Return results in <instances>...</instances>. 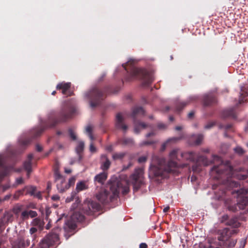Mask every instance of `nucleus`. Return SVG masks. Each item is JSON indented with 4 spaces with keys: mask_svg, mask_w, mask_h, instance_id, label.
Listing matches in <instances>:
<instances>
[{
    "mask_svg": "<svg viewBox=\"0 0 248 248\" xmlns=\"http://www.w3.org/2000/svg\"><path fill=\"white\" fill-rule=\"evenodd\" d=\"M33 155L32 154H30L28 155V161H30L31 162V160H32V159L33 158Z\"/></svg>",
    "mask_w": 248,
    "mask_h": 248,
    "instance_id": "obj_58",
    "label": "nucleus"
},
{
    "mask_svg": "<svg viewBox=\"0 0 248 248\" xmlns=\"http://www.w3.org/2000/svg\"><path fill=\"white\" fill-rule=\"evenodd\" d=\"M125 155V153L123 152L115 153L112 155V158L114 160L122 159Z\"/></svg>",
    "mask_w": 248,
    "mask_h": 248,
    "instance_id": "obj_33",
    "label": "nucleus"
},
{
    "mask_svg": "<svg viewBox=\"0 0 248 248\" xmlns=\"http://www.w3.org/2000/svg\"><path fill=\"white\" fill-rule=\"evenodd\" d=\"M23 206L21 205H16L13 209V212L16 216H19L21 213L22 217H36L37 214L36 211L32 210H25L22 211Z\"/></svg>",
    "mask_w": 248,
    "mask_h": 248,
    "instance_id": "obj_11",
    "label": "nucleus"
},
{
    "mask_svg": "<svg viewBox=\"0 0 248 248\" xmlns=\"http://www.w3.org/2000/svg\"><path fill=\"white\" fill-rule=\"evenodd\" d=\"M129 187L125 186L124 187V190H123L122 192L123 194H126L129 192Z\"/></svg>",
    "mask_w": 248,
    "mask_h": 248,
    "instance_id": "obj_50",
    "label": "nucleus"
},
{
    "mask_svg": "<svg viewBox=\"0 0 248 248\" xmlns=\"http://www.w3.org/2000/svg\"><path fill=\"white\" fill-rule=\"evenodd\" d=\"M143 170L142 168H137L134 172L130 175V179L133 186L134 191H138L143 185Z\"/></svg>",
    "mask_w": 248,
    "mask_h": 248,
    "instance_id": "obj_9",
    "label": "nucleus"
},
{
    "mask_svg": "<svg viewBox=\"0 0 248 248\" xmlns=\"http://www.w3.org/2000/svg\"><path fill=\"white\" fill-rule=\"evenodd\" d=\"M145 111L142 107H136L133 108L131 114V117L133 119L134 124V132L136 134L140 133L141 129H144L148 126V125L143 122L136 120L137 116L139 115H144Z\"/></svg>",
    "mask_w": 248,
    "mask_h": 248,
    "instance_id": "obj_7",
    "label": "nucleus"
},
{
    "mask_svg": "<svg viewBox=\"0 0 248 248\" xmlns=\"http://www.w3.org/2000/svg\"><path fill=\"white\" fill-rule=\"evenodd\" d=\"M106 150L108 151L111 152L113 150L112 146L110 145L106 147Z\"/></svg>",
    "mask_w": 248,
    "mask_h": 248,
    "instance_id": "obj_56",
    "label": "nucleus"
},
{
    "mask_svg": "<svg viewBox=\"0 0 248 248\" xmlns=\"http://www.w3.org/2000/svg\"><path fill=\"white\" fill-rule=\"evenodd\" d=\"M194 115V112L193 111H191L188 114V118L189 119H192Z\"/></svg>",
    "mask_w": 248,
    "mask_h": 248,
    "instance_id": "obj_53",
    "label": "nucleus"
},
{
    "mask_svg": "<svg viewBox=\"0 0 248 248\" xmlns=\"http://www.w3.org/2000/svg\"><path fill=\"white\" fill-rule=\"evenodd\" d=\"M16 183L17 185H20L24 183V180L22 177H19L16 179Z\"/></svg>",
    "mask_w": 248,
    "mask_h": 248,
    "instance_id": "obj_47",
    "label": "nucleus"
},
{
    "mask_svg": "<svg viewBox=\"0 0 248 248\" xmlns=\"http://www.w3.org/2000/svg\"><path fill=\"white\" fill-rule=\"evenodd\" d=\"M221 115L223 118H231L233 119H235L237 117L234 108L224 110Z\"/></svg>",
    "mask_w": 248,
    "mask_h": 248,
    "instance_id": "obj_22",
    "label": "nucleus"
},
{
    "mask_svg": "<svg viewBox=\"0 0 248 248\" xmlns=\"http://www.w3.org/2000/svg\"><path fill=\"white\" fill-rule=\"evenodd\" d=\"M221 222L227 226H229L232 228H236L240 226V223L238 221L237 218H223Z\"/></svg>",
    "mask_w": 248,
    "mask_h": 248,
    "instance_id": "obj_17",
    "label": "nucleus"
},
{
    "mask_svg": "<svg viewBox=\"0 0 248 248\" xmlns=\"http://www.w3.org/2000/svg\"><path fill=\"white\" fill-rule=\"evenodd\" d=\"M202 151H203V152H205V153H209V149H208V148H207V149H203V150H202Z\"/></svg>",
    "mask_w": 248,
    "mask_h": 248,
    "instance_id": "obj_64",
    "label": "nucleus"
},
{
    "mask_svg": "<svg viewBox=\"0 0 248 248\" xmlns=\"http://www.w3.org/2000/svg\"><path fill=\"white\" fill-rule=\"evenodd\" d=\"M86 132L88 135L92 134V127L91 125H88L86 128Z\"/></svg>",
    "mask_w": 248,
    "mask_h": 248,
    "instance_id": "obj_46",
    "label": "nucleus"
},
{
    "mask_svg": "<svg viewBox=\"0 0 248 248\" xmlns=\"http://www.w3.org/2000/svg\"><path fill=\"white\" fill-rule=\"evenodd\" d=\"M24 189L18 190L16 192V194L14 196V198L16 200L17 199L20 194H22L24 193Z\"/></svg>",
    "mask_w": 248,
    "mask_h": 248,
    "instance_id": "obj_40",
    "label": "nucleus"
},
{
    "mask_svg": "<svg viewBox=\"0 0 248 248\" xmlns=\"http://www.w3.org/2000/svg\"><path fill=\"white\" fill-rule=\"evenodd\" d=\"M88 188V186L86 185L84 181H80L78 182L76 185V191L79 192L81 191L86 190Z\"/></svg>",
    "mask_w": 248,
    "mask_h": 248,
    "instance_id": "obj_29",
    "label": "nucleus"
},
{
    "mask_svg": "<svg viewBox=\"0 0 248 248\" xmlns=\"http://www.w3.org/2000/svg\"><path fill=\"white\" fill-rule=\"evenodd\" d=\"M88 135L89 138L90 139V140H92V141L94 140V138L93 136V134H90Z\"/></svg>",
    "mask_w": 248,
    "mask_h": 248,
    "instance_id": "obj_59",
    "label": "nucleus"
},
{
    "mask_svg": "<svg viewBox=\"0 0 248 248\" xmlns=\"http://www.w3.org/2000/svg\"><path fill=\"white\" fill-rule=\"evenodd\" d=\"M119 142L124 145H132L134 144V140L131 138H124L119 140Z\"/></svg>",
    "mask_w": 248,
    "mask_h": 248,
    "instance_id": "obj_30",
    "label": "nucleus"
},
{
    "mask_svg": "<svg viewBox=\"0 0 248 248\" xmlns=\"http://www.w3.org/2000/svg\"><path fill=\"white\" fill-rule=\"evenodd\" d=\"M84 148V143L83 141L78 142V146L76 147V152L78 156V161L80 162L82 159V156L81 153H82Z\"/></svg>",
    "mask_w": 248,
    "mask_h": 248,
    "instance_id": "obj_26",
    "label": "nucleus"
},
{
    "mask_svg": "<svg viewBox=\"0 0 248 248\" xmlns=\"http://www.w3.org/2000/svg\"><path fill=\"white\" fill-rule=\"evenodd\" d=\"M7 156L0 155V182L6 176L9 171V168L5 165L7 162Z\"/></svg>",
    "mask_w": 248,
    "mask_h": 248,
    "instance_id": "obj_12",
    "label": "nucleus"
},
{
    "mask_svg": "<svg viewBox=\"0 0 248 248\" xmlns=\"http://www.w3.org/2000/svg\"><path fill=\"white\" fill-rule=\"evenodd\" d=\"M71 86L70 83H61L57 85V90H62L63 94H66Z\"/></svg>",
    "mask_w": 248,
    "mask_h": 248,
    "instance_id": "obj_25",
    "label": "nucleus"
},
{
    "mask_svg": "<svg viewBox=\"0 0 248 248\" xmlns=\"http://www.w3.org/2000/svg\"><path fill=\"white\" fill-rule=\"evenodd\" d=\"M234 152L240 155H244L245 153L244 150L240 146H237L233 149Z\"/></svg>",
    "mask_w": 248,
    "mask_h": 248,
    "instance_id": "obj_35",
    "label": "nucleus"
},
{
    "mask_svg": "<svg viewBox=\"0 0 248 248\" xmlns=\"http://www.w3.org/2000/svg\"><path fill=\"white\" fill-rule=\"evenodd\" d=\"M182 129V127L181 126H177L175 127V130L177 131L181 130Z\"/></svg>",
    "mask_w": 248,
    "mask_h": 248,
    "instance_id": "obj_63",
    "label": "nucleus"
},
{
    "mask_svg": "<svg viewBox=\"0 0 248 248\" xmlns=\"http://www.w3.org/2000/svg\"><path fill=\"white\" fill-rule=\"evenodd\" d=\"M111 162L106 155H102L101 156V166L100 168L106 172L109 168Z\"/></svg>",
    "mask_w": 248,
    "mask_h": 248,
    "instance_id": "obj_19",
    "label": "nucleus"
},
{
    "mask_svg": "<svg viewBox=\"0 0 248 248\" xmlns=\"http://www.w3.org/2000/svg\"><path fill=\"white\" fill-rule=\"evenodd\" d=\"M50 213H51V211H50V208H46V217H48L49 216H50Z\"/></svg>",
    "mask_w": 248,
    "mask_h": 248,
    "instance_id": "obj_54",
    "label": "nucleus"
},
{
    "mask_svg": "<svg viewBox=\"0 0 248 248\" xmlns=\"http://www.w3.org/2000/svg\"><path fill=\"white\" fill-rule=\"evenodd\" d=\"M90 151L91 153H95L96 151V148L94 146L93 143L92 141L91 142L90 144Z\"/></svg>",
    "mask_w": 248,
    "mask_h": 248,
    "instance_id": "obj_41",
    "label": "nucleus"
},
{
    "mask_svg": "<svg viewBox=\"0 0 248 248\" xmlns=\"http://www.w3.org/2000/svg\"><path fill=\"white\" fill-rule=\"evenodd\" d=\"M232 127V125L231 124H228L224 126L223 125L220 124L219 125V128H224L226 130H229Z\"/></svg>",
    "mask_w": 248,
    "mask_h": 248,
    "instance_id": "obj_44",
    "label": "nucleus"
},
{
    "mask_svg": "<svg viewBox=\"0 0 248 248\" xmlns=\"http://www.w3.org/2000/svg\"><path fill=\"white\" fill-rule=\"evenodd\" d=\"M76 219L78 218H69L65 221L63 226V229L65 232H72L77 228V224Z\"/></svg>",
    "mask_w": 248,
    "mask_h": 248,
    "instance_id": "obj_15",
    "label": "nucleus"
},
{
    "mask_svg": "<svg viewBox=\"0 0 248 248\" xmlns=\"http://www.w3.org/2000/svg\"><path fill=\"white\" fill-rule=\"evenodd\" d=\"M33 196L39 199H42V198L41 193L39 191L36 192L35 194V195H34Z\"/></svg>",
    "mask_w": 248,
    "mask_h": 248,
    "instance_id": "obj_49",
    "label": "nucleus"
},
{
    "mask_svg": "<svg viewBox=\"0 0 248 248\" xmlns=\"http://www.w3.org/2000/svg\"><path fill=\"white\" fill-rule=\"evenodd\" d=\"M203 102L204 106H208L216 104L217 99L214 94L209 93L204 96Z\"/></svg>",
    "mask_w": 248,
    "mask_h": 248,
    "instance_id": "obj_20",
    "label": "nucleus"
},
{
    "mask_svg": "<svg viewBox=\"0 0 248 248\" xmlns=\"http://www.w3.org/2000/svg\"><path fill=\"white\" fill-rule=\"evenodd\" d=\"M123 67L124 69L127 71L126 67V64H123ZM134 79H140L142 80V83L144 86H148L151 84L154 81V78L152 74L147 70L138 68L136 67H132L129 71V74L127 77V80L130 81Z\"/></svg>",
    "mask_w": 248,
    "mask_h": 248,
    "instance_id": "obj_5",
    "label": "nucleus"
},
{
    "mask_svg": "<svg viewBox=\"0 0 248 248\" xmlns=\"http://www.w3.org/2000/svg\"><path fill=\"white\" fill-rule=\"evenodd\" d=\"M170 209V207L169 206H167L166 207H165L163 209V212H167L169 211V210Z\"/></svg>",
    "mask_w": 248,
    "mask_h": 248,
    "instance_id": "obj_62",
    "label": "nucleus"
},
{
    "mask_svg": "<svg viewBox=\"0 0 248 248\" xmlns=\"http://www.w3.org/2000/svg\"><path fill=\"white\" fill-rule=\"evenodd\" d=\"M119 187L118 183H114L110 185L109 190L101 188L96 193V198L102 204H107L117 200L119 194Z\"/></svg>",
    "mask_w": 248,
    "mask_h": 248,
    "instance_id": "obj_4",
    "label": "nucleus"
},
{
    "mask_svg": "<svg viewBox=\"0 0 248 248\" xmlns=\"http://www.w3.org/2000/svg\"><path fill=\"white\" fill-rule=\"evenodd\" d=\"M215 125L214 122H210L208 124L205 125L204 128L205 129H210L212 128Z\"/></svg>",
    "mask_w": 248,
    "mask_h": 248,
    "instance_id": "obj_45",
    "label": "nucleus"
},
{
    "mask_svg": "<svg viewBox=\"0 0 248 248\" xmlns=\"http://www.w3.org/2000/svg\"><path fill=\"white\" fill-rule=\"evenodd\" d=\"M36 150L38 152H41L43 150L42 147L39 144L36 145Z\"/></svg>",
    "mask_w": 248,
    "mask_h": 248,
    "instance_id": "obj_51",
    "label": "nucleus"
},
{
    "mask_svg": "<svg viewBox=\"0 0 248 248\" xmlns=\"http://www.w3.org/2000/svg\"><path fill=\"white\" fill-rule=\"evenodd\" d=\"M54 178L59 192L62 193L68 189V186H66L67 182L65 178L60 174L58 168L54 170Z\"/></svg>",
    "mask_w": 248,
    "mask_h": 248,
    "instance_id": "obj_10",
    "label": "nucleus"
},
{
    "mask_svg": "<svg viewBox=\"0 0 248 248\" xmlns=\"http://www.w3.org/2000/svg\"><path fill=\"white\" fill-rule=\"evenodd\" d=\"M174 140V139H169L166 142L164 143L162 145V146H161V150L162 151H163L165 150L166 148V146H167V144L170 141V140Z\"/></svg>",
    "mask_w": 248,
    "mask_h": 248,
    "instance_id": "obj_43",
    "label": "nucleus"
},
{
    "mask_svg": "<svg viewBox=\"0 0 248 248\" xmlns=\"http://www.w3.org/2000/svg\"><path fill=\"white\" fill-rule=\"evenodd\" d=\"M147 157L146 156H142L138 158V162L140 163L145 162L147 161Z\"/></svg>",
    "mask_w": 248,
    "mask_h": 248,
    "instance_id": "obj_42",
    "label": "nucleus"
},
{
    "mask_svg": "<svg viewBox=\"0 0 248 248\" xmlns=\"http://www.w3.org/2000/svg\"><path fill=\"white\" fill-rule=\"evenodd\" d=\"M177 153V150H172L170 154V158L168 162L164 158L154 156L149 168V176L165 178L169 173H176L179 167L175 161Z\"/></svg>",
    "mask_w": 248,
    "mask_h": 248,
    "instance_id": "obj_3",
    "label": "nucleus"
},
{
    "mask_svg": "<svg viewBox=\"0 0 248 248\" xmlns=\"http://www.w3.org/2000/svg\"><path fill=\"white\" fill-rule=\"evenodd\" d=\"M59 235L56 232L48 234L40 243L38 248H49L60 244Z\"/></svg>",
    "mask_w": 248,
    "mask_h": 248,
    "instance_id": "obj_8",
    "label": "nucleus"
},
{
    "mask_svg": "<svg viewBox=\"0 0 248 248\" xmlns=\"http://www.w3.org/2000/svg\"><path fill=\"white\" fill-rule=\"evenodd\" d=\"M45 222H47L45 228L49 229L51 227V221L49 218H34L32 223L34 226H38L39 229L42 230Z\"/></svg>",
    "mask_w": 248,
    "mask_h": 248,
    "instance_id": "obj_14",
    "label": "nucleus"
},
{
    "mask_svg": "<svg viewBox=\"0 0 248 248\" xmlns=\"http://www.w3.org/2000/svg\"><path fill=\"white\" fill-rule=\"evenodd\" d=\"M23 166L26 171L32 170L31 162L30 161H26L24 163Z\"/></svg>",
    "mask_w": 248,
    "mask_h": 248,
    "instance_id": "obj_34",
    "label": "nucleus"
},
{
    "mask_svg": "<svg viewBox=\"0 0 248 248\" xmlns=\"http://www.w3.org/2000/svg\"><path fill=\"white\" fill-rule=\"evenodd\" d=\"M37 231L36 228L34 227H32L30 229V232L31 233V235L35 232Z\"/></svg>",
    "mask_w": 248,
    "mask_h": 248,
    "instance_id": "obj_52",
    "label": "nucleus"
},
{
    "mask_svg": "<svg viewBox=\"0 0 248 248\" xmlns=\"http://www.w3.org/2000/svg\"><path fill=\"white\" fill-rule=\"evenodd\" d=\"M203 139V136L202 134H198L193 135L191 137V140L194 141V144L195 145H200Z\"/></svg>",
    "mask_w": 248,
    "mask_h": 248,
    "instance_id": "obj_27",
    "label": "nucleus"
},
{
    "mask_svg": "<svg viewBox=\"0 0 248 248\" xmlns=\"http://www.w3.org/2000/svg\"><path fill=\"white\" fill-rule=\"evenodd\" d=\"M197 99V97L195 96H191L189 98V101L181 102L177 103L176 106V110L177 112L181 111L186 105H187L190 101L196 100Z\"/></svg>",
    "mask_w": 248,
    "mask_h": 248,
    "instance_id": "obj_24",
    "label": "nucleus"
},
{
    "mask_svg": "<svg viewBox=\"0 0 248 248\" xmlns=\"http://www.w3.org/2000/svg\"><path fill=\"white\" fill-rule=\"evenodd\" d=\"M140 248H147V245L146 243H142L140 245Z\"/></svg>",
    "mask_w": 248,
    "mask_h": 248,
    "instance_id": "obj_55",
    "label": "nucleus"
},
{
    "mask_svg": "<svg viewBox=\"0 0 248 248\" xmlns=\"http://www.w3.org/2000/svg\"><path fill=\"white\" fill-rule=\"evenodd\" d=\"M155 142H156V141H155L154 140L144 141L140 143V145L141 146H145V145H152V144H155Z\"/></svg>",
    "mask_w": 248,
    "mask_h": 248,
    "instance_id": "obj_39",
    "label": "nucleus"
},
{
    "mask_svg": "<svg viewBox=\"0 0 248 248\" xmlns=\"http://www.w3.org/2000/svg\"><path fill=\"white\" fill-rule=\"evenodd\" d=\"M75 111V107L70 102H65L60 111H52L49 114L47 121L42 126L31 130V138H21L19 140L20 145L23 147L27 146L31 142L32 139H35L41 135L47 128L53 127L60 123L66 122Z\"/></svg>",
    "mask_w": 248,
    "mask_h": 248,
    "instance_id": "obj_2",
    "label": "nucleus"
},
{
    "mask_svg": "<svg viewBox=\"0 0 248 248\" xmlns=\"http://www.w3.org/2000/svg\"><path fill=\"white\" fill-rule=\"evenodd\" d=\"M157 127L159 128V129H165L166 128V125L164 124H162V123H159L158 124H157Z\"/></svg>",
    "mask_w": 248,
    "mask_h": 248,
    "instance_id": "obj_48",
    "label": "nucleus"
},
{
    "mask_svg": "<svg viewBox=\"0 0 248 248\" xmlns=\"http://www.w3.org/2000/svg\"><path fill=\"white\" fill-rule=\"evenodd\" d=\"M247 174H238L236 175V177L237 179L240 180H243L246 179L248 177V170H247Z\"/></svg>",
    "mask_w": 248,
    "mask_h": 248,
    "instance_id": "obj_36",
    "label": "nucleus"
},
{
    "mask_svg": "<svg viewBox=\"0 0 248 248\" xmlns=\"http://www.w3.org/2000/svg\"><path fill=\"white\" fill-rule=\"evenodd\" d=\"M59 199V197L57 195L52 196V199L54 201H56Z\"/></svg>",
    "mask_w": 248,
    "mask_h": 248,
    "instance_id": "obj_60",
    "label": "nucleus"
},
{
    "mask_svg": "<svg viewBox=\"0 0 248 248\" xmlns=\"http://www.w3.org/2000/svg\"><path fill=\"white\" fill-rule=\"evenodd\" d=\"M124 118L120 113L117 114L116 116L115 126L116 128L122 129L124 131H126L128 126L124 122Z\"/></svg>",
    "mask_w": 248,
    "mask_h": 248,
    "instance_id": "obj_16",
    "label": "nucleus"
},
{
    "mask_svg": "<svg viewBox=\"0 0 248 248\" xmlns=\"http://www.w3.org/2000/svg\"><path fill=\"white\" fill-rule=\"evenodd\" d=\"M24 189H27V193L30 194L31 196L35 195L36 192V187L34 186H26Z\"/></svg>",
    "mask_w": 248,
    "mask_h": 248,
    "instance_id": "obj_32",
    "label": "nucleus"
},
{
    "mask_svg": "<svg viewBox=\"0 0 248 248\" xmlns=\"http://www.w3.org/2000/svg\"><path fill=\"white\" fill-rule=\"evenodd\" d=\"M76 178L75 177H72L69 179L68 183L66 184V186H68V188L75 184Z\"/></svg>",
    "mask_w": 248,
    "mask_h": 248,
    "instance_id": "obj_38",
    "label": "nucleus"
},
{
    "mask_svg": "<svg viewBox=\"0 0 248 248\" xmlns=\"http://www.w3.org/2000/svg\"><path fill=\"white\" fill-rule=\"evenodd\" d=\"M68 132L69 136L72 140H77V136L72 129H69Z\"/></svg>",
    "mask_w": 248,
    "mask_h": 248,
    "instance_id": "obj_37",
    "label": "nucleus"
},
{
    "mask_svg": "<svg viewBox=\"0 0 248 248\" xmlns=\"http://www.w3.org/2000/svg\"><path fill=\"white\" fill-rule=\"evenodd\" d=\"M181 157L186 160L195 162L192 168L193 171L195 172H200L201 171V164L208 166L212 163H217L211 169L210 175L217 180L222 179L224 177L226 179L222 181L221 185H213V189L219 190L218 191H215L216 198L218 200L224 201L229 211L235 212L237 210V208L243 210L248 205V198L246 196L248 190L241 188L230 191L231 188L237 187L239 184L232 179L235 177V174L233 168L229 161L224 163L221 158L217 155H213V159L210 161L206 156L197 155L193 152L182 153Z\"/></svg>",
    "mask_w": 248,
    "mask_h": 248,
    "instance_id": "obj_1",
    "label": "nucleus"
},
{
    "mask_svg": "<svg viewBox=\"0 0 248 248\" xmlns=\"http://www.w3.org/2000/svg\"><path fill=\"white\" fill-rule=\"evenodd\" d=\"M237 233V231L236 230H231L228 228H224L221 231L218 240L224 243V242L228 241L232 234Z\"/></svg>",
    "mask_w": 248,
    "mask_h": 248,
    "instance_id": "obj_13",
    "label": "nucleus"
},
{
    "mask_svg": "<svg viewBox=\"0 0 248 248\" xmlns=\"http://www.w3.org/2000/svg\"><path fill=\"white\" fill-rule=\"evenodd\" d=\"M30 244V242L29 240H27L25 242L24 239L21 236H19L14 241L13 245L14 247H17V248H26L27 247H28Z\"/></svg>",
    "mask_w": 248,
    "mask_h": 248,
    "instance_id": "obj_21",
    "label": "nucleus"
},
{
    "mask_svg": "<svg viewBox=\"0 0 248 248\" xmlns=\"http://www.w3.org/2000/svg\"><path fill=\"white\" fill-rule=\"evenodd\" d=\"M72 170H71L70 169H66L65 168L64 169V172L66 173H70L71 172Z\"/></svg>",
    "mask_w": 248,
    "mask_h": 248,
    "instance_id": "obj_61",
    "label": "nucleus"
},
{
    "mask_svg": "<svg viewBox=\"0 0 248 248\" xmlns=\"http://www.w3.org/2000/svg\"><path fill=\"white\" fill-rule=\"evenodd\" d=\"M87 207L89 209V211H86L87 215L88 216H91L93 215V213L98 211L101 209L100 205L97 202L93 201L89 202L87 203Z\"/></svg>",
    "mask_w": 248,
    "mask_h": 248,
    "instance_id": "obj_18",
    "label": "nucleus"
},
{
    "mask_svg": "<svg viewBox=\"0 0 248 248\" xmlns=\"http://www.w3.org/2000/svg\"><path fill=\"white\" fill-rule=\"evenodd\" d=\"M105 92L94 87L85 94L86 98L90 100V106L94 108L99 105L103 99Z\"/></svg>",
    "mask_w": 248,
    "mask_h": 248,
    "instance_id": "obj_6",
    "label": "nucleus"
},
{
    "mask_svg": "<svg viewBox=\"0 0 248 248\" xmlns=\"http://www.w3.org/2000/svg\"><path fill=\"white\" fill-rule=\"evenodd\" d=\"M155 134V133L154 132L152 131V132H151L148 133L146 135V137L149 138L151 136H154Z\"/></svg>",
    "mask_w": 248,
    "mask_h": 248,
    "instance_id": "obj_57",
    "label": "nucleus"
},
{
    "mask_svg": "<svg viewBox=\"0 0 248 248\" xmlns=\"http://www.w3.org/2000/svg\"><path fill=\"white\" fill-rule=\"evenodd\" d=\"M212 240H208V242L206 243H200L199 244V248H215L214 246L211 245Z\"/></svg>",
    "mask_w": 248,
    "mask_h": 248,
    "instance_id": "obj_31",
    "label": "nucleus"
},
{
    "mask_svg": "<svg viewBox=\"0 0 248 248\" xmlns=\"http://www.w3.org/2000/svg\"><path fill=\"white\" fill-rule=\"evenodd\" d=\"M108 177V173L106 172H102L96 175L94 178V182L95 183H98L103 185Z\"/></svg>",
    "mask_w": 248,
    "mask_h": 248,
    "instance_id": "obj_23",
    "label": "nucleus"
},
{
    "mask_svg": "<svg viewBox=\"0 0 248 248\" xmlns=\"http://www.w3.org/2000/svg\"><path fill=\"white\" fill-rule=\"evenodd\" d=\"M10 221V218H0V233H2Z\"/></svg>",
    "mask_w": 248,
    "mask_h": 248,
    "instance_id": "obj_28",
    "label": "nucleus"
}]
</instances>
